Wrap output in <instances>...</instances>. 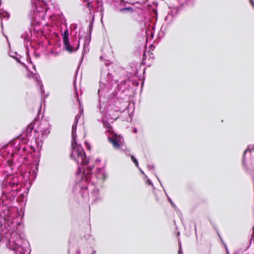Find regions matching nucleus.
<instances>
[{
    "label": "nucleus",
    "instance_id": "6e6552de",
    "mask_svg": "<svg viewBox=\"0 0 254 254\" xmlns=\"http://www.w3.org/2000/svg\"><path fill=\"white\" fill-rule=\"evenodd\" d=\"M33 127H34V126H33V124H29L27 128V132H28V131L31 132L32 131V130L33 129Z\"/></svg>",
    "mask_w": 254,
    "mask_h": 254
},
{
    "label": "nucleus",
    "instance_id": "0eeeda50",
    "mask_svg": "<svg viewBox=\"0 0 254 254\" xmlns=\"http://www.w3.org/2000/svg\"><path fill=\"white\" fill-rule=\"evenodd\" d=\"M131 159L134 163L135 165L137 167H138V163L137 159L134 157L133 155H131Z\"/></svg>",
    "mask_w": 254,
    "mask_h": 254
},
{
    "label": "nucleus",
    "instance_id": "20e7f679",
    "mask_svg": "<svg viewBox=\"0 0 254 254\" xmlns=\"http://www.w3.org/2000/svg\"><path fill=\"white\" fill-rule=\"evenodd\" d=\"M79 118H80V116L76 115L74 119L75 124L74 125H72V136L73 138H74V135L75 134L77 124L78 122V120H79Z\"/></svg>",
    "mask_w": 254,
    "mask_h": 254
},
{
    "label": "nucleus",
    "instance_id": "9d476101",
    "mask_svg": "<svg viewBox=\"0 0 254 254\" xmlns=\"http://www.w3.org/2000/svg\"><path fill=\"white\" fill-rule=\"evenodd\" d=\"M251 151V150H250L249 148H248L245 150V152H244V154L246 153V151Z\"/></svg>",
    "mask_w": 254,
    "mask_h": 254
},
{
    "label": "nucleus",
    "instance_id": "1a4fd4ad",
    "mask_svg": "<svg viewBox=\"0 0 254 254\" xmlns=\"http://www.w3.org/2000/svg\"><path fill=\"white\" fill-rule=\"evenodd\" d=\"M210 252V248H208V249H206V250L204 251V254H209Z\"/></svg>",
    "mask_w": 254,
    "mask_h": 254
},
{
    "label": "nucleus",
    "instance_id": "f03ea898",
    "mask_svg": "<svg viewBox=\"0 0 254 254\" xmlns=\"http://www.w3.org/2000/svg\"><path fill=\"white\" fill-rule=\"evenodd\" d=\"M108 140L115 149H119L124 144L123 137L116 133H113L112 137H108Z\"/></svg>",
    "mask_w": 254,
    "mask_h": 254
},
{
    "label": "nucleus",
    "instance_id": "423d86ee",
    "mask_svg": "<svg viewBox=\"0 0 254 254\" xmlns=\"http://www.w3.org/2000/svg\"><path fill=\"white\" fill-rule=\"evenodd\" d=\"M120 11L121 12H126V11H128L129 12H132L133 11V9L132 7H125L120 9Z\"/></svg>",
    "mask_w": 254,
    "mask_h": 254
},
{
    "label": "nucleus",
    "instance_id": "f257e3e1",
    "mask_svg": "<svg viewBox=\"0 0 254 254\" xmlns=\"http://www.w3.org/2000/svg\"><path fill=\"white\" fill-rule=\"evenodd\" d=\"M70 157L77 164L87 165L89 163V159L86 156L83 148L81 145L78 144L74 140L71 143Z\"/></svg>",
    "mask_w": 254,
    "mask_h": 254
},
{
    "label": "nucleus",
    "instance_id": "9b49d317",
    "mask_svg": "<svg viewBox=\"0 0 254 254\" xmlns=\"http://www.w3.org/2000/svg\"><path fill=\"white\" fill-rule=\"evenodd\" d=\"M90 3H90V2H88V3H87L88 6L89 7L90 6Z\"/></svg>",
    "mask_w": 254,
    "mask_h": 254
},
{
    "label": "nucleus",
    "instance_id": "39448f33",
    "mask_svg": "<svg viewBox=\"0 0 254 254\" xmlns=\"http://www.w3.org/2000/svg\"><path fill=\"white\" fill-rule=\"evenodd\" d=\"M104 126L106 128H108V132L112 134H113V133H115L113 131V128L110 124L107 123L106 125H104Z\"/></svg>",
    "mask_w": 254,
    "mask_h": 254
},
{
    "label": "nucleus",
    "instance_id": "7ed1b4c3",
    "mask_svg": "<svg viewBox=\"0 0 254 254\" xmlns=\"http://www.w3.org/2000/svg\"><path fill=\"white\" fill-rule=\"evenodd\" d=\"M63 43L64 48L65 51H67L68 53H72L74 51H76L79 47L78 44L77 48L74 49V48L70 45L68 31L67 29L64 30L63 33Z\"/></svg>",
    "mask_w": 254,
    "mask_h": 254
}]
</instances>
